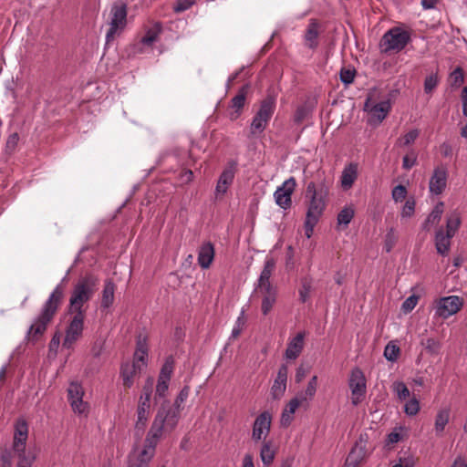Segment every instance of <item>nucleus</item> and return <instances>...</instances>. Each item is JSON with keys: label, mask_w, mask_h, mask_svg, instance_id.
I'll return each mask as SVG.
<instances>
[{"label": "nucleus", "mask_w": 467, "mask_h": 467, "mask_svg": "<svg viewBox=\"0 0 467 467\" xmlns=\"http://www.w3.org/2000/svg\"><path fill=\"white\" fill-rule=\"evenodd\" d=\"M99 279L91 274L81 276L74 285L67 306L70 319L65 330L62 347L70 349L83 336L87 308L84 306L98 289Z\"/></svg>", "instance_id": "obj_1"}, {"label": "nucleus", "mask_w": 467, "mask_h": 467, "mask_svg": "<svg viewBox=\"0 0 467 467\" xmlns=\"http://www.w3.org/2000/svg\"><path fill=\"white\" fill-rule=\"evenodd\" d=\"M178 424L177 411L163 407L156 413L151 426L146 435L143 448L136 461L128 467H149L153 459L156 447L164 432L172 431Z\"/></svg>", "instance_id": "obj_2"}, {"label": "nucleus", "mask_w": 467, "mask_h": 467, "mask_svg": "<svg viewBox=\"0 0 467 467\" xmlns=\"http://www.w3.org/2000/svg\"><path fill=\"white\" fill-rule=\"evenodd\" d=\"M329 188L326 180L318 182H309L306 189V198L308 200L307 211L305 219V232L307 238H310L315 226L319 222L327 207Z\"/></svg>", "instance_id": "obj_3"}, {"label": "nucleus", "mask_w": 467, "mask_h": 467, "mask_svg": "<svg viewBox=\"0 0 467 467\" xmlns=\"http://www.w3.org/2000/svg\"><path fill=\"white\" fill-rule=\"evenodd\" d=\"M65 288L63 285L58 284L47 301L44 303L40 313L35 317L29 327L26 338L29 342H36L46 332L47 326L52 322L64 298Z\"/></svg>", "instance_id": "obj_4"}, {"label": "nucleus", "mask_w": 467, "mask_h": 467, "mask_svg": "<svg viewBox=\"0 0 467 467\" xmlns=\"http://www.w3.org/2000/svg\"><path fill=\"white\" fill-rule=\"evenodd\" d=\"M411 41V30L405 26H393L384 33L379 47L382 54H397Z\"/></svg>", "instance_id": "obj_5"}, {"label": "nucleus", "mask_w": 467, "mask_h": 467, "mask_svg": "<svg viewBox=\"0 0 467 467\" xmlns=\"http://www.w3.org/2000/svg\"><path fill=\"white\" fill-rule=\"evenodd\" d=\"M276 108V98L272 94H268L259 103V109L254 115L249 133L250 137H258L264 133L271 120Z\"/></svg>", "instance_id": "obj_6"}, {"label": "nucleus", "mask_w": 467, "mask_h": 467, "mask_svg": "<svg viewBox=\"0 0 467 467\" xmlns=\"http://www.w3.org/2000/svg\"><path fill=\"white\" fill-rule=\"evenodd\" d=\"M28 425L26 420L18 419L15 424L13 450L18 458L16 467H32L35 457L26 452Z\"/></svg>", "instance_id": "obj_7"}, {"label": "nucleus", "mask_w": 467, "mask_h": 467, "mask_svg": "<svg viewBox=\"0 0 467 467\" xmlns=\"http://www.w3.org/2000/svg\"><path fill=\"white\" fill-rule=\"evenodd\" d=\"M348 387L351 391V403L353 406H358L364 400L367 393V379L359 368L356 367L351 370Z\"/></svg>", "instance_id": "obj_8"}, {"label": "nucleus", "mask_w": 467, "mask_h": 467, "mask_svg": "<svg viewBox=\"0 0 467 467\" xmlns=\"http://www.w3.org/2000/svg\"><path fill=\"white\" fill-rule=\"evenodd\" d=\"M109 28L106 34V43L111 42L119 30L125 28L127 25V5L123 3H114L109 12Z\"/></svg>", "instance_id": "obj_9"}, {"label": "nucleus", "mask_w": 467, "mask_h": 467, "mask_svg": "<svg viewBox=\"0 0 467 467\" xmlns=\"http://www.w3.org/2000/svg\"><path fill=\"white\" fill-rule=\"evenodd\" d=\"M368 435L367 433L359 434L354 446L351 448L345 462V465L358 466L366 462L371 453L368 448Z\"/></svg>", "instance_id": "obj_10"}, {"label": "nucleus", "mask_w": 467, "mask_h": 467, "mask_svg": "<svg viewBox=\"0 0 467 467\" xmlns=\"http://www.w3.org/2000/svg\"><path fill=\"white\" fill-rule=\"evenodd\" d=\"M296 182L294 177L285 180L274 193L275 201L278 206L284 210H287L292 204V194L295 192Z\"/></svg>", "instance_id": "obj_11"}, {"label": "nucleus", "mask_w": 467, "mask_h": 467, "mask_svg": "<svg viewBox=\"0 0 467 467\" xmlns=\"http://www.w3.org/2000/svg\"><path fill=\"white\" fill-rule=\"evenodd\" d=\"M84 390L78 382H71L67 389L68 401L75 413L85 414L88 411V404L83 400Z\"/></svg>", "instance_id": "obj_12"}, {"label": "nucleus", "mask_w": 467, "mask_h": 467, "mask_svg": "<svg viewBox=\"0 0 467 467\" xmlns=\"http://www.w3.org/2000/svg\"><path fill=\"white\" fill-rule=\"evenodd\" d=\"M462 305V299L457 296L442 297L438 303L436 315L442 318H448L460 311Z\"/></svg>", "instance_id": "obj_13"}, {"label": "nucleus", "mask_w": 467, "mask_h": 467, "mask_svg": "<svg viewBox=\"0 0 467 467\" xmlns=\"http://www.w3.org/2000/svg\"><path fill=\"white\" fill-rule=\"evenodd\" d=\"M271 415L268 411L259 414L253 424L252 439L258 442L262 440L265 441L271 429Z\"/></svg>", "instance_id": "obj_14"}, {"label": "nucleus", "mask_w": 467, "mask_h": 467, "mask_svg": "<svg viewBox=\"0 0 467 467\" xmlns=\"http://www.w3.org/2000/svg\"><path fill=\"white\" fill-rule=\"evenodd\" d=\"M254 291L262 296L261 311L264 316H267L276 303V286L267 284L266 285L255 286Z\"/></svg>", "instance_id": "obj_15"}, {"label": "nucleus", "mask_w": 467, "mask_h": 467, "mask_svg": "<svg viewBox=\"0 0 467 467\" xmlns=\"http://www.w3.org/2000/svg\"><path fill=\"white\" fill-rule=\"evenodd\" d=\"M448 171L445 166H438L433 170L429 182V190L432 194L440 195L447 186Z\"/></svg>", "instance_id": "obj_16"}, {"label": "nucleus", "mask_w": 467, "mask_h": 467, "mask_svg": "<svg viewBox=\"0 0 467 467\" xmlns=\"http://www.w3.org/2000/svg\"><path fill=\"white\" fill-rule=\"evenodd\" d=\"M247 93L248 85H244L230 100L228 117L232 121L236 120L242 115L244 107L245 105Z\"/></svg>", "instance_id": "obj_17"}, {"label": "nucleus", "mask_w": 467, "mask_h": 467, "mask_svg": "<svg viewBox=\"0 0 467 467\" xmlns=\"http://www.w3.org/2000/svg\"><path fill=\"white\" fill-rule=\"evenodd\" d=\"M320 23L316 18L309 19L308 25L304 33V44L311 49L316 50L319 46Z\"/></svg>", "instance_id": "obj_18"}, {"label": "nucleus", "mask_w": 467, "mask_h": 467, "mask_svg": "<svg viewBox=\"0 0 467 467\" xmlns=\"http://www.w3.org/2000/svg\"><path fill=\"white\" fill-rule=\"evenodd\" d=\"M287 374V366L282 364L278 368L276 378L271 387V395L273 399L278 400L285 394L286 389Z\"/></svg>", "instance_id": "obj_19"}, {"label": "nucleus", "mask_w": 467, "mask_h": 467, "mask_svg": "<svg viewBox=\"0 0 467 467\" xmlns=\"http://www.w3.org/2000/svg\"><path fill=\"white\" fill-rule=\"evenodd\" d=\"M235 163H230V166L225 168L221 173L216 187L215 193L216 195H223L226 193L228 187L233 183L234 173H235Z\"/></svg>", "instance_id": "obj_20"}, {"label": "nucleus", "mask_w": 467, "mask_h": 467, "mask_svg": "<svg viewBox=\"0 0 467 467\" xmlns=\"http://www.w3.org/2000/svg\"><path fill=\"white\" fill-rule=\"evenodd\" d=\"M150 403L139 400L137 414L138 420L135 423V434L136 436H141L144 429L147 425L149 415H150Z\"/></svg>", "instance_id": "obj_21"}, {"label": "nucleus", "mask_w": 467, "mask_h": 467, "mask_svg": "<svg viewBox=\"0 0 467 467\" xmlns=\"http://www.w3.org/2000/svg\"><path fill=\"white\" fill-rule=\"evenodd\" d=\"M304 338L305 333L299 332L289 340L285 352V358L294 360L299 357L304 348Z\"/></svg>", "instance_id": "obj_22"}, {"label": "nucleus", "mask_w": 467, "mask_h": 467, "mask_svg": "<svg viewBox=\"0 0 467 467\" xmlns=\"http://www.w3.org/2000/svg\"><path fill=\"white\" fill-rule=\"evenodd\" d=\"M316 105L317 100L310 98L298 105L293 116L294 122L296 124H301L306 119L311 116Z\"/></svg>", "instance_id": "obj_23"}, {"label": "nucleus", "mask_w": 467, "mask_h": 467, "mask_svg": "<svg viewBox=\"0 0 467 467\" xmlns=\"http://www.w3.org/2000/svg\"><path fill=\"white\" fill-rule=\"evenodd\" d=\"M453 235L444 232L443 227H440L435 233V247L437 253L442 256H446L449 254L451 248V240Z\"/></svg>", "instance_id": "obj_24"}, {"label": "nucleus", "mask_w": 467, "mask_h": 467, "mask_svg": "<svg viewBox=\"0 0 467 467\" xmlns=\"http://www.w3.org/2000/svg\"><path fill=\"white\" fill-rule=\"evenodd\" d=\"M214 246L211 242L203 243L198 251V264L202 269H207L214 258Z\"/></svg>", "instance_id": "obj_25"}, {"label": "nucleus", "mask_w": 467, "mask_h": 467, "mask_svg": "<svg viewBox=\"0 0 467 467\" xmlns=\"http://www.w3.org/2000/svg\"><path fill=\"white\" fill-rule=\"evenodd\" d=\"M275 265L276 260L272 256H267L255 286H262L266 285L267 284H272L270 278L275 270Z\"/></svg>", "instance_id": "obj_26"}, {"label": "nucleus", "mask_w": 467, "mask_h": 467, "mask_svg": "<svg viewBox=\"0 0 467 467\" xmlns=\"http://www.w3.org/2000/svg\"><path fill=\"white\" fill-rule=\"evenodd\" d=\"M141 368L142 366L137 362H132V364L125 363L121 365L120 376L123 380V385L126 388H130L132 386L133 377L137 372L141 370Z\"/></svg>", "instance_id": "obj_27"}, {"label": "nucleus", "mask_w": 467, "mask_h": 467, "mask_svg": "<svg viewBox=\"0 0 467 467\" xmlns=\"http://www.w3.org/2000/svg\"><path fill=\"white\" fill-rule=\"evenodd\" d=\"M358 163L350 162L342 171L341 186L348 190L352 187L358 178Z\"/></svg>", "instance_id": "obj_28"}, {"label": "nucleus", "mask_w": 467, "mask_h": 467, "mask_svg": "<svg viewBox=\"0 0 467 467\" xmlns=\"http://www.w3.org/2000/svg\"><path fill=\"white\" fill-rule=\"evenodd\" d=\"M277 448L272 441H264L260 450V458L265 466H270L275 457Z\"/></svg>", "instance_id": "obj_29"}, {"label": "nucleus", "mask_w": 467, "mask_h": 467, "mask_svg": "<svg viewBox=\"0 0 467 467\" xmlns=\"http://www.w3.org/2000/svg\"><path fill=\"white\" fill-rule=\"evenodd\" d=\"M115 289L116 285L114 282L111 279H107L102 290V297L100 303L101 308L108 309L113 305Z\"/></svg>", "instance_id": "obj_30"}, {"label": "nucleus", "mask_w": 467, "mask_h": 467, "mask_svg": "<svg viewBox=\"0 0 467 467\" xmlns=\"http://www.w3.org/2000/svg\"><path fill=\"white\" fill-rule=\"evenodd\" d=\"M444 212V202H439L433 207L432 211L430 213L424 223H422V229L425 231H429L431 226L437 224L442 216Z\"/></svg>", "instance_id": "obj_31"}, {"label": "nucleus", "mask_w": 467, "mask_h": 467, "mask_svg": "<svg viewBox=\"0 0 467 467\" xmlns=\"http://www.w3.org/2000/svg\"><path fill=\"white\" fill-rule=\"evenodd\" d=\"M148 357V345H147V338L141 336H139L137 339V348L136 351L134 353V358L133 362H137L138 364H140L142 367L146 366V359Z\"/></svg>", "instance_id": "obj_32"}, {"label": "nucleus", "mask_w": 467, "mask_h": 467, "mask_svg": "<svg viewBox=\"0 0 467 467\" xmlns=\"http://www.w3.org/2000/svg\"><path fill=\"white\" fill-rule=\"evenodd\" d=\"M190 394V387L189 386H184L180 393L178 394V396L176 397L175 400H174V407H172L168 401H164L160 409L158 410L157 413L163 408L165 407L166 409H170V410H173L175 411H177V416H178V420L180 419V408L182 406V404L187 400L188 396Z\"/></svg>", "instance_id": "obj_33"}, {"label": "nucleus", "mask_w": 467, "mask_h": 467, "mask_svg": "<svg viewBox=\"0 0 467 467\" xmlns=\"http://www.w3.org/2000/svg\"><path fill=\"white\" fill-rule=\"evenodd\" d=\"M461 213L458 210L450 212L446 219V230L444 232L455 235L461 225Z\"/></svg>", "instance_id": "obj_34"}, {"label": "nucleus", "mask_w": 467, "mask_h": 467, "mask_svg": "<svg viewBox=\"0 0 467 467\" xmlns=\"http://www.w3.org/2000/svg\"><path fill=\"white\" fill-rule=\"evenodd\" d=\"M391 106L389 100L380 101L373 105L371 109V117L381 122L390 111Z\"/></svg>", "instance_id": "obj_35"}, {"label": "nucleus", "mask_w": 467, "mask_h": 467, "mask_svg": "<svg viewBox=\"0 0 467 467\" xmlns=\"http://www.w3.org/2000/svg\"><path fill=\"white\" fill-rule=\"evenodd\" d=\"M162 31V25L160 22L155 23L150 28H149L144 36L141 38V43L145 46H151L155 41L158 40L160 34Z\"/></svg>", "instance_id": "obj_36"}, {"label": "nucleus", "mask_w": 467, "mask_h": 467, "mask_svg": "<svg viewBox=\"0 0 467 467\" xmlns=\"http://www.w3.org/2000/svg\"><path fill=\"white\" fill-rule=\"evenodd\" d=\"M450 418V410L444 409L440 410L435 419V431L437 433H441L444 431Z\"/></svg>", "instance_id": "obj_37"}, {"label": "nucleus", "mask_w": 467, "mask_h": 467, "mask_svg": "<svg viewBox=\"0 0 467 467\" xmlns=\"http://www.w3.org/2000/svg\"><path fill=\"white\" fill-rule=\"evenodd\" d=\"M420 344L431 355H437L440 352L441 343L433 337L422 338Z\"/></svg>", "instance_id": "obj_38"}, {"label": "nucleus", "mask_w": 467, "mask_h": 467, "mask_svg": "<svg viewBox=\"0 0 467 467\" xmlns=\"http://www.w3.org/2000/svg\"><path fill=\"white\" fill-rule=\"evenodd\" d=\"M174 359L171 356L168 357L161 367L159 379L171 380L173 372Z\"/></svg>", "instance_id": "obj_39"}, {"label": "nucleus", "mask_w": 467, "mask_h": 467, "mask_svg": "<svg viewBox=\"0 0 467 467\" xmlns=\"http://www.w3.org/2000/svg\"><path fill=\"white\" fill-rule=\"evenodd\" d=\"M355 214L354 210L351 207L343 208L337 214V221L338 225L347 226L351 220L353 219Z\"/></svg>", "instance_id": "obj_40"}, {"label": "nucleus", "mask_w": 467, "mask_h": 467, "mask_svg": "<svg viewBox=\"0 0 467 467\" xmlns=\"http://www.w3.org/2000/svg\"><path fill=\"white\" fill-rule=\"evenodd\" d=\"M419 130L417 129H413L407 132L404 136L399 138L396 143L397 145L403 147L409 146L416 140V139L419 137Z\"/></svg>", "instance_id": "obj_41"}, {"label": "nucleus", "mask_w": 467, "mask_h": 467, "mask_svg": "<svg viewBox=\"0 0 467 467\" xmlns=\"http://www.w3.org/2000/svg\"><path fill=\"white\" fill-rule=\"evenodd\" d=\"M13 448L0 447V467H12L13 465Z\"/></svg>", "instance_id": "obj_42"}, {"label": "nucleus", "mask_w": 467, "mask_h": 467, "mask_svg": "<svg viewBox=\"0 0 467 467\" xmlns=\"http://www.w3.org/2000/svg\"><path fill=\"white\" fill-rule=\"evenodd\" d=\"M449 81L451 87L459 88L464 81L463 70L462 67H457L449 77Z\"/></svg>", "instance_id": "obj_43"}, {"label": "nucleus", "mask_w": 467, "mask_h": 467, "mask_svg": "<svg viewBox=\"0 0 467 467\" xmlns=\"http://www.w3.org/2000/svg\"><path fill=\"white\" fill-rule=\"evenodd\" d=\"M311 288V280L308 278L302 279L301 288L299 289V299L302 303H306L307 301Z\"/></svg>", "instance_id": "obj_44"}, {"label": "nucleus", "mask_w": 467, "mask_h": 467, "mask_svg": "<svg viewBox=\"0 0 467 467\" xmlns=\"http://www.w3.org/2000/svg\"><path fill=\"white\" fill-rule=\"evenodd\" d=\"M244 325H245V317H244V311L242 310L240 316L237 317L236 321H235V325L232 330V333H231V338H237L240 334L242 333L244 327Z\"/></svg>", "instance_id": "obj_45"}, {"label": "nucleus", "mask_w": 467, "mask_h": 467, "mask_svg": "<svg viewBox=\"0 0 467 467\" xmlns=\"http://www.w3.org/2000/svg\"><path fill=\"white\" fill-rule=\"evenodd\" d=\"M439 78L437 73H432L426 77L424 80V91L427 94H431L438 86Z\"/></svg>", "instance_id": "obj_46"}, {"label": "nucleus", "mask_w": 467, "mask_h": 467, "mask_svg": "<svg viewBox=\"0 0 467 467\" xmlns=\"http://www.w3.org/2000/svg\"><path fill=\"white\" fill-rule=\"evenodd\" d=\"M397 241L398 235L396 234L394 228H390L385 235L384 248L387 253H389L392 250Z\"/></svg>", "instance_id": "obj_47"}, {"label": "nucleus", "mask_w": 467, "mask_h": 467, "mask_svg": "<svg viewBox=\"0 0 467 467\" xmlns=\"http://www.w3.org/2000/svg\"><path fill=\"white\" fill-rule=\"evenodd\" d=\"M306 402V397L303 394H298L296 397L290 400L285 410L292 415L296 412V409Z\"/></svg>", "instance_id": "obj_48"}, {"label": "nucleus", "mask_w": 467, "mask_h": 467, "mask_svg": "<svg viewBox=\"0 0 467 467\" xmlns=\"http://www.w3.org/2000/svg\"><path fill=\"white\" fill-rule=\"evenodd\" d=\"M356 70L354 68L342 67L339 78L345 85H349L354 81Z\"/></svg>", "instance_id": "obj_49"}, {"label": "nucleus", "mask_w": 467, "mask_h": 467, "mask_svg": "<svg viewBox=\"0 0 467 467\" xmlns=\"http://www.w3.org/2000/svg\"><path fill=\"white\" fill-rule=\"evenodd\" d=\"M420 410V403L416 398L410 399L406 402L404 411L409 416L416 415Z\"/></svg>", "instance_id": "obj_50"}, {"label": "nucleus", "mask_w": 467, "mask_h": 467, "mask_svg": "<svg viewBox=\"0 0 467 467\" xmlns=\"http://www.w3.org/2000/svg\"><path fill=\"white\" fill-rule=\"evenodd\" d=\"M393 389L400 400H406L410 397V390L408 387L401 381L395 382L393 385Z\"/></svg>", "instance_id": "obj_51"}, {"label": "nucleus", "mask_w": 467, "mask_h": 467, "mask_svg": "<svg viewBox=\"0 0 467 467\" xmlns=\"http://www.w3.org/2000/svg\"><path fill=\"white\" fill-rule=\"evenodd\" d=\"M153 379L149 378L142 389V393L140 397V400L150 403V397L152 392Z\"/></svg>", "instance_id": "obj_52"}, {"label": "nucleus", "mask_w": 467, "mask_h": 467, "mask_svg": "<svg viewBox=\"0 0 467 467\" xmlns=\"http://www.w3.org/2000/svg\"><path fill=\"white\" fill-rule=\"evenodd\" d=\"M196 0H177L173 5L175 13H182L191 8Z\"/></svg>", "instance_id": "obj_53"}, {"label": "nucleus", "mask_w": 467, "mask_h": 467, "mask_svg": "<svg viewBox=\"0 0 467 467\" xmlns=\"http://www.w3.org/2000/svg\"><path fill=\"white\" fill-rule=\"evenodd\" d=\"M419 296L411 295L402 303L401 309L404 313L410 312L417 305Z\"/></svg>", "instance_id": "obj_54"}, {"label": "nucleus", "mask_w": 467, "mask_h": 467, "mask_svg": "<svg viewBox=\"0 0 467 467\" xmlns=\"http://www.w3.org/2000/svg\"><path fill=\"white\" fill-rule=\"evenodd\" d=\"M400 354V348L395 345H387L384 350L385 358L389 361H394L397 359Z\"/></svg>", "instance_id": "obj_55"}, {"label": "nucleus", "mask_w": 467, "mask_h": 467, "mask_svg": "<svg viewBox=\"0 0 467 467\" xmlns=\"http://www.w3.org/2000/svg\"><path fill=\"white\" fill-rule=\"evenodd\" d=\"M18 141H19V135L17 132H14V133L10 134L7 138L6 144H5L6 151H8L9 153L14 152L18 144Z\"/></svg>", "instance_id": "obj_56"}, {"label": "nucleus", "mask_w": 467, "mask_h": 467, "mask_svg": "<svg viewBox=\"0 0 467 467\" xmlns=\"http://www.w3.org/2000/svg\"><path fill=\"white\" fill-rule=\"evenodd\" d=\"M407 189L405 186L400 184L393 188L392 198L395 202L402 201L406 198Z\"/></svg>", "instance_id": "obj_57"}, {"label": "nucleus", "mask_w": 467, "mask_h": 467, "mask_svg": "<svg viewBox=\"0 0 467 467\" xmlns=\"http://www.w3.org/2000/svg\"><path fill=\"white\" fill-rule=\"evenodd\" d=\"M415 204L416 203L413 199L407 200L401 211V217L404 218L412 216L415 211Z\"/></svg>", "instance_id": "obj_58"}, {"label": "nucleus", "mask_w": 467, "mask_h": 467, "mask_svg": "<svg viewBox=\"0 0 467 467\" xmlns=\"http://www.w3.org/2000/svg\"><path fill=\"white\" fill-rule=\"evenodd\" d=\"M169 381L170 380L161 379L158 378V382H157V386H156V395H158L159 397L165 396V393L169 388Z\"/></svg>", "instance_id": "obj_59"}, {"label": "nucleus", "mask_w": 467, "mask_h": 467, "mask_svg": "<svg viewBox=\"0 0 467 467\" xmlns=\"http://www.w3.org/2000/svg\"><path fill=\"white\" fill-rule=\"evenodd\" d=\"M417 163V156L412 153L411 155H405L402 159V168L410 170Z\"/></svg>", "instance_id": "obj_60"}, {"label": "nucleus", "mask_w": 467, "mask_h": 467, "mask_svg": "<svg viewBox=\"0 0 467 467\" xmlns=\"http://www.w3.org/2000/svg\"><path fill=\"white\" fill-rule=\"evenodd\" d=\"M104 349V341L96 340L91 348V354L94 358H99Z\"/></svg>", "instance_id": "obj_61"}, {"label": "nucleus", "mask_w": 467, "mask_h": 467, "mask_svg": "<svg viewBox=\"0 0 467 467\" xmlns=\"http://www.w3.org/2000/svg\"><path fill=\"white\" fill-rule=\"evenodd\" d=\"M316 392H317V388H315V386L307 384L305 392H301L300 394H303L304 397H306V402L308 399L309 400L313 399Z\"/></svg>", "instance_id": "obj_62"}, {"label": "nucleus", "mask_w": 467, "mask_h": 467, "mask_svg": "<svg viewBox=\"0 0 467 467\" xmlns=\"http://www.w3.org/2000/svg\"><path fill=\"white\" fill-rule=\"evenodd\" d=\"M461 98L462 101V114L467 117V87L462 88Z\"/></svg>", "instance_id": "obj_63"}, {"label": "nucleus", "mask_w": 467, "mask_h": 467, "mask_svg": "<svg viewBox=\"0 0 467 467\" xmlns=\"http://www.w3.org/2000/svg\"><path fill=\"white\" fill-rule=\"evenodd\" d=\"M306 372H307L306 369L303 366L298 367L296 368V377H295L296 381L297 383L301 382L304 379V378L306 377Z\"/></svg>", "instance_id": "obj_64"}]
</instances>
